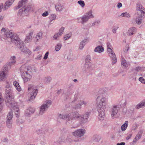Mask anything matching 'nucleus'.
Wrapping results in <instances>:
<instances>
[{
    "mask_svg": "<svg viewBox=\"0 0 145 145\" xmlns=\"http://www.w3.org/2000/svg\"><path fill=\"white\" fill-rule=\"evenodd\" d=\"M5 87L6 104L7 106H12L14 103V100L12 87L11 86V83L7 81Z\"/></svg>",
    "mask_w": 145,
    "mask_h": 145,
    "instance_id": "1",
    "label": "nucleus"
},
{
    "mask_svg": "<svg viewBox=\"0 0 145 145\" xmlns=\"http://www.w3.org/2000/svg\"><path fill=\"white\" fill-rule=\"evenodd\" d=\"M22 76L25 82L29 81L32 77V72L30 67L23 66L20 68Z\"/></svg>",
    "mask_w": 145,
    "mask_h": 145,
    "instance_id": "2",
    "label": "nucleus"
},
{
    "mask_svg": "<svg viewBox=\"0 0 145 145\" xmlns=\"http://www.w3.org/2000/svg\"><path fill=\"white\" fill-rule=\"evenodd\" d=\"M35 7L31 3H29L26 5L25 7L22 8L19 10L18 15L22 16L28 12L29 11H33Z\"/></svg>",
    "mask_w": 145,
    "mask_h": 145,
    "instance_id": "3",
    "label": "nucleus"
},
{
    "mask_svg": "<svg viewBox=\"0 0 145 145\" xmlns=\"http://www.w3.org/2000/svg\"><path fill=\"white\" fill-rule=\"evenodd\" d=\"M94 17L92 14L91 10H90L84 15L82 17L78 18L77 20L78 22L81 23L82 24H84L90 18H93Z\"/></svg>",
    "mask_w": 145,
    "mask_h": 145,
    "instance_id": "4",
    "label": "nucleus"
},
{
    "mask_svg": "<svg viewBox=\"0 0 145 145\" xmlns=\"http://www.w3.org/2000/svg\"><path fill=\"white\" fill-rule=\"evenodd\" d=\"M28 89L29 90L32 91L31 93V96L29 99V101H31L35 98L38 92V90L33 85H29Z\"/></svg>",
    "mask_w": 145,
    "mask_h": 145,
    "instance_id": "5",
    "label": "nucleus"
},
{
    "mask_svg": "<svg viewBox=\"0 0 145 145\" xmlns=\"http://www.w3.org/2000/svg\"><path fill=\"white\" fill-rule=\"evenodd\" d=\"M68 120H80V115L77 112H73L68 114Z\"/></svg>",
    "mask_w": 145,
    "mask_h": 145,
    "instance_id": "6",
    "label": "nucleus"
},
{
    "mask_svg": "<svg viewBox=\"0 0 145 145\" xmlns=\"http://www.w3.org/2000/svg\"><path fill=\"white\" fill-rule=\"evenodd\" d=\"M107 51L108 55L112 59V63L115 64L117 62V59L116 55L111 48H107Z\"/></svg>",
    "mask_w": 145,
    "mask_h": 145,
    "instance_id": "7",
    "label": "nucleus"
},
{
    "mask_svg": "<svg viewBox=\"0 0 145 145\" xmlns=\"http://www.w3.org/2000/svg\"><path fill=\"white\" fill-rule=\"evenodd\" d=\"M12 112V111L9 112L7 115V120L6 122L7 126L9 128L11 127V124L12 123V119L13 117Z\"/></svg>",
    "mask_w": 145,
    "mask_h": 145,
    "instance_id": "8",
    "label": "nucleus"
},
{
    "mask_svg": "<svg viewBox=\"0 0 145 145\" xmlns=\"http://www.w3.org/2000/svg\"><path fill=\"white\" fill-rule=\"evenodd\" d=\"M107 99L103 97L100 99V101L98 105L97 108L105 109Z\"/></svg>",
    "mask_w": 145,
    "mask_h": 145,
    "instance_id": "9",
    "label": "nucleus"
},
{
    "mask_svg": "<svg viewBox=\"0 0 145 145\" xmlns=\"http://www.w3.org/2000/svg\"><path fill=\"white\" fill-rule=\"evenodd\" d=\"M85 132L86 130L85 129H80L73 132L72 134L77 137H81L84 135Z\"/></svg>",
    "mask_w": 145,
    "mask_h": 145,
    "instance_id": "10",
    "label": "nucleus"
},
{
    "mask_svg": "<svg viewBox=\"0 0 145 145\" xmlns=\"http://www.w3.org/2000/svg\"><path fill=\"white\" fill-rule=\"evenodd\" d=\"M24 43L23 42L22 44H20L18 46V47L20 48V49L21 52H22L26 54L30 55L31 54V52L29 49H28L24 45Z\"/></svg>",
    "mask_w": 145,
    "mask_h": 145,
    "instance_id": "11",
    "label": "nucleus"
},
{
    "mask_svg": "<svg viewBox=\"0 0 145 145\" xmlns=\"http://www.w3.org/2000/svg\"><path fill=\"white\" fill-rule=\"evenodd\" d=\"M11 40L12 42L14 43L16 45L18 46L21 44H22L23 42L18 37L17 35H15L14 34L12 37L11 39Z\"/></svg>",
    "mask_w": 145,
    "mask_h": 145,
    "instance_id": "12",
    "label": "nucleus"
},
{
    "mask_svg": "<svg viewBox=\"0 0 145 145\" xmlns=\"http://www.w3.org/2000/svg\"><path fill=\"white\" fill-rule=\"evenodd\" d=\"M0 73V80H2L6 78L7 75L8 68L7 66H5L4 69Z\"/></svg>",
    "mask_w": 145,
    "mask_h": 145,
    "instance_id": "13",
    "label": "nucleus"
},
{
    "mask_svg": "<svg viewBox=\"0 0 145 145\" xmlns=\"http://www.w3.org/2000/svg\"><path fill=\"white\" fill-rule=\"evenodd\" d=\"M136 9L138 11L137 12L138 14H141L142 15L145 16V9L140 4L138 3L137 4Z\"/></svg>",
    "mask_w": 145,
    "mask_h": 145,
    "instance_id": "14",
    "label": "nucleus"
},
{
    "mask_svg": "<svg viewBox=\"0 0 145 145\" xmlns=\"http://www.w3.org/2000/svg\"><path fill=\"white\" fill-rule=\"evenodd\" d=\"M90 112H86L84 114L81 115L80 120L82 123H85L88 121V119L90 115Z\"/></svg>",
    "mask_w": 145,
    "mask_h": 145,
    "instance_id": "15",
    "label": "nucleus"
},
{
    "mask_svg": "<svg viewBox=\"0 0 145 145\" xmlns=\"http://www.w3.org/2000/svg\"><path fill=\"white\" fill-rule=\"evenodd\" d=\"M105 109L97 108V111L99 113L98 118L99 120L103 121L105 117Z\"/></svg>",
    "mask_w": 145,
    "mask_h": 145,
    "instance_id": "16",
    "label": "nucleus"
},
{
    "mask_svg": "<svg viewBox=\"0 0 145 145\" xmlns=\"http://www.w3.org/2000/svg\"><path fill=\"white\" fill-rule=\"evenodd\" d=\"M14 33L11 31H8L7 32H4V35H3L2 38L4 39H6L7 38L11 39L13 35H14ZM1 40H3L1 39Z\"/></svg>",
    "mask_w": 145,
    "mask_h": 145,
    "instance_id": "17",
    "label": "nucleus"
},
{
    "mask_svg": "<svg viewBox=\"0 0 145 145\" xmlns=\"http://www.w3.org/2000/svg\"><path fill=\"white\" fill-rule=\"evenodd\" d=\"M119 110V107L118 105H113L112 108L110 109V111L111 112V116L112 117H113L116 116L118 112V110Z\"/></svg>",
    "mask_w": 145,
    "mask_h": 145,
    "instance_id": "18",
    "label": "nucleus"
},
{
    "mask_svg": "<svg viewBox=\"0 0 145 145\" xmlns=\"http://www.w3.org/2000/svg\"><path fill=\"white\" fill-rule=\"evenodd\" d=\"M27 0H21L18 2V6L15 7L14 8L17 10L21 7H25L27 5Z\"/></svg>",
    "mask_w": 145,
    "mask_h": 145,
    "instance_id": "19",
    "label": "nucleus"
},
{
    "mask_svg": "<svg viewBox=\"0 0 145 145\" xmlns=\"http://www.w3.org/2000/svg\"><path fill=\"white\" fill-rule=\"evenodd\" d=\"M14 1V0H8L5 4L3 10L5 11L8 9V8L12 5Z\"/></svg>",
    "mask_w": 145,
    "mask_h": 145,
    "instance_id": "20",
    "label": "nucleus"
},
{
    "mask_svg": "<svg viewBox=\"0 0 145 145\" xmlns=\"http://www.w3.org/2000/svg\"><path fill=\"white\" fill-rule=\"evenodd\" d=\"M48 108L47 105L43 104L40 107L39 114L42 115Z\"/></svg>",
    "mask_w": 145,
    "mask_h": 145,
    "instance_id": "21",
    "label": "nucleus"
},
{
    "mask_svg": "<svg viewBox=\"0 0 145 145\" xmlns=\"http://www.w3.org/2000/svg\"><path fill=\"white\" fill-rule=\"evenodd\" d=\"M35 109L31 107H29L25 111V114L26 116H29L30 115L33 113L35 112Z\"/></svg>",
    "mask_w": 145,
    "mask_h": 145,
    "instance_id": "22",
    "label": "nucleus"
},
{
    "mask_svg": "<svg viewBox=\"0 0 145 145\" xmlns=\"http://www.w3.org/2000/svg\"><path fill=\"white\" fill-rule=\"evenodd\" d=\"M145 16L141 15V14H138V16L136 18L135 20V22L138 25L140 24L142 21V17L144 16Z\"/></svg>",
    "mask_w": 145,
    "mask_h": 145,
    "instance_id": "23",
    "label": "nucleus"
},
{
    "mask_svg": "<svg viewBox=\"0 0 145 145\" xmlns=\"http://www.w3.org/2000/svg\"><path fill=\"white\" fill-rule=\"evenodd\" d=\"M8 106L10 108H12V109L15 110L16 112L15 114L16 116L17 117H18L19 116V115L18 112V111H19V109L18 107L16 106V104L14 103V104L12 105V106Z\"/></svg>",
    "mask_w": 145,
    "mask_h": 145,
    "instance_id": "24",
    "label": "nucleus"
},
{
    "mask_svg": "<svg viewBox=\"0 0 145 145\" xmlns=\"http://www.w3.org/2000/svg\"><path fill=\"white\" fill-rule=\"evenodd\" d=\"M136 29L134 27H132L130 28L127 32V35L130 36L133 35L136 32Z\"/></svg>",
    "mask_w": 145,
    "mask_h": 145,
    "instance_id": "25",
    "label": "nucleus"
},
{
    "mask_svg": "<svg viewBox=\"0 0 145 145\" xmlns=\"http://www.w3.org/2000/svg\"><path fill=\"white\" fill-rule=\"evenodd\" d=\"M94 51L95 52L100 53L104 51V48L101 46H98L95 48Z\"/></svg>",
    "mask_w": 145,
    "mask_h": 145,
    "instance_id": "26",
    "label": "nucleus"
},
{
    "mask_svg": "<svg viewBox=\"0 0 145 145\" xmlns=\"http://www.w3.org/2000/svg\"><path fill=\"white\" fill-rule=\"evenodd\" d=\"M33 34V32H31L27 35L25 40L26 43L28 42L31 41L32 35Z\"/></svg>",
    "mask_w": 145,
    "mask_h": 145,
    "instance_id": "27",
    "label": "nucleus"
},
{
    "mask_svg": "<svg viewBox=\"0 0 145 145\" xmlns=\"http://www.w3.org/2000/svg\"><path fill=\"white\" fill-rule=\"evenodd\" d=\"M55 8L57 11H61L63 8V7L60 3H58L55 5Z\"/></svg>",
    "mask_w": 145,
    "mask_h": 145,
    "instance_id": "28",
    "label": "nucleus"
},
{
    "mask_svg": "<svg viewBox=\"0 0 145 145\" xmlns=\"http://www.w3.org/2000/svg\"><path fill=\"white\" fill-rule=\"evenodd\" d=\"M57 116L59 119L65 120L67 121L68 120V114L67 115H62L61 114H59Z\"/></svg>",
    "mask_w": 145,
    "mask_h": 145,
    "instance_id": "29",
    "label": "nucleus"
},
{
    "mask_svg": "<svg viewBox=\"0 0 145 145\" xmlns=\"http://www.w3.org/2000/svg\"><path fill=\"white\" fill-rule=\"evenodd\" d=\"M100 139V137L97 135H94L92 138V141L94 142H98Z\"/></svg>",
    "mask_w": 145,
    "mask_h": 145,
    "instance_id": "30",
    "label": "nucleus"
},
{
    "mask_svg": "<svg viewBox=\"0 0 145 145\" xmlns=\"http://www.w3.org/2000/svg\"><path fill=\"white\" fill-rule=\"evenodd\" d=\"M13 84L18 91H20L21 90V88L18 82L14 81L13 82Z\"/></svg>",
    "mask_w": 145,
    "mask_h": 145,
    "instance_id": "31",
    "label": "nucleus"
},
{
    "mask_svg": "<svg viewBox=\"0 0 145 145\" xmlns=\"http://www.w3.org/2000/svg\"><path fill=\"white\" fill-rule=\"evenodd\" d=\"M128 122L127 121H126L122 125L121 127V129L122 131H124L126 130L128 125Z\"/></svg>",
    "mask_w": 145,
    "mask_h": 145,
    "instance_id": "32",
    "label": "nucleus"
},
{
    "mask_svg": "<svg viewBox=\"0 0 145 145\" xmlns=\"http://www.w3.org/2000/svg\"><path fill=\"white\" fill-rule=\"evenodd\" d=\"M91 63L85 62V63L84 65V68L85 70H88L91 67Z\"/></svg>",
    "mask_w": 145,
    "mask_h": 145,
    "instance_id": "33",
    "label": "nucleus"
},
{
    "mask_svg": "<svg viewBox=\"0 0 145 145\" xmlns=\"http://www.w3.org/2000/svg\"><path fill=\"white\" fill-rule=\"evenodd\" d=\"M56 16L55 14H51V17L50 18V20L49 22L51 24H52L54 22H52L53 20H54L56 18Z\"/></svg>",
    "mask_w": 145,
    "mask_h": 145,
    "instance_id": "34",
    "label": "nucleus"
},
{
    "mask_svg": "<svg viewBox=\"0 0 145 145\" xmlns=\"http://www.w3.org/2000/svg\"><path fill=\"white\" fill-rule=\"evenodd\" d=\"M86 41V39H84L82 41L80 44L79 48L80 49H82L85 45V42Z\"/></svg>",
    "mask_w": 145,
    "mask_h": 145,
    "instance_id": "35",
    "label": "nucleus"
},
{
    "mask_svg": "<svg viewBox=\"0 0 145 145\" xmlns=\"http://www.w3.org/2000/svg\"><path fill=\"white\" fill-rule=\"evenodd\" d=\"M145 105V103L142 102L138 104L136 106V108L138 109L140 108H142Z\"/></svg>",
    "mask_w": 145,
    "mask_h": 145,
    "instance_id": "36",
    "label": "nucleus"
},
{
    "mask_svg": "<svg viewBox=\"0 0 145 145\" xmlns=\"http://www.w3.org/2000/svg\"><path fill=\"white\" fill-rule=\"evenodd\" d=\"M62 46V44L60 43H57L55 46V49L56 51H58L59 50Z\"/></svg>",
    "mask_w": 145,
    "mask_h": 145,
    "instance_id": "37",
    "label": "nucleus"
},
{
    "mask_svg": "<svg viewBox=\"0 0 145 145\" xmlns=\"http://www.w3.org/2000/svg\"><path fill=\"white\" fill-rule=\"evenodd\" d=\"M121 63L122 65L125 67H126L128 66L126 62V61L124 59L122 58V59L121 60Z\"/></svg>",
    "mask_w": 145,
    "mask_h": 145,
    "instance_id": "38",
    "label": "nucleus"
},
{
    "mask_svg": "<svg viewBox=\"0 0 145 145\" xmlns=\"http://www.w3.org/2000/svg\"><path fill=\"white\" fill-rule=\"evenodd\" d=\"M72 36V34L71 33H69L68 34L65 35L64 38L65 40H67L69 39Z\"/></svg>",
    "mask_w": 145,
    "mask_h": 145,
    "instance_id": "39",
    "label": "nucleus"
},
{
    "mask_svg": "<svg viewBox=\"0 0 145 145\" xmlns=\"http://www.w3.org/2000/svg\"><path fill=\"white\" fill-rule=\"evenodd\" d=\"M78 3L80 5L82 8L85 6V3L84 1L82 0H80L78 1Z\"/></svg>",
    "mask_w": 145,
    "mask_h": 145,
    "instance_id": "40",
    "label": "nucleus"
},
{
    "mask_svg": "<svg viewBox=\"0 0 145 145\" xmlns=\"http://www.w3.org/2000/svg\"><path fill=\"white\" fill-rule=\"evenodd\" d=\"M42 36V33L41 32H39L38 33L36 37V38L37 39V41L40 39L41 38Z\"/></svg>",
    "mask_w": 145,
    "mask_h": 145,
    "instance_id": "41",
    "label": "nucleus"
},
{
    "mask_svg": "<svg viewBox=\"0 0 145 145\" xmlns=\"http://www.w3.org/2000/svg\"><path fill=\"white\" fill-rule=\"evenodd\" d=\"M121 16L122 17H126L127 18L130 17V14L127 12L123 13L121 14Z\"/></svg>",
    "mask_w": 145,
    "mask_h": 145,
    "instance_id": "42",
    "label": "nucleus"
},
{
    "mask_svg": "<svg viewBox=\"0 0 145 145\" xmlns=\"http://www.w3.org/2000/svg\"><path fill=\"white\" fill-rule=\"evenodd\" d=\"M88 102L85 101H80L79 104L81 106L82 105H84L86 106H88Z\"/></svg>",
    "mask_w": 145,
    "mask_h": 145,
    "instance_id": "43",
    "label": "nucleus"
},
{
    "mask_svg": "<svg viewBox=\"0 0 145 145\" xmlns=\"http://www.w3.org/2000/svg\"><path fill=\"white\" fill-rule=\"evenodd\" d=\"M43 104L45 105H47L48 106V108L52 104V101L51 100H47L45 102V103Z\"/></svg>",
    "mask_w": 145,
    "mask_h": 145,
    "instance_id": "44",
    "label": "nucleus"
},
{
    "mask_svg": "<svg viewBox=\"0 0 145 145\" xmlns=\"http://www.w3.org/2000/svg\"><path fill=\"white\" fill-rule=\"evenodd\" d=\"M91 57L89 55H88L86 56L85 62L90 63Z\"/></svg>",
    "mask_w": 145,
    "mask_h": 145,
    "instance_id": "45",
    "label": "nucleus"
},
{
    "mask_svg": "<svg viewBox=\"0 0 145 145\" xmlns=\"http://www.w3.org/2000/svg\"><path fill=\"white\" fill-rule=\"evenodd\" d=\"M60 34L58 33H57L55 34L53 38V40H55L56 39H57V38H58L61 35Z\"/></svg>",
    "mask_w": 145,
    "mask_h": 145,
    "instance_id": "46",
    "label": "nucleus"
},
{
    "mask_svg": "<svg viewBox=\"0 0 145 145\" xmlns=\"http://www.w3.org/2000/svg\"><path fill=\"white\" fill-rule=\"evenodd\" d=\"M134 69L137 72L141 71L143 69L142 67H137L135 68Z\"/></svg>",
    "mask_w": 145,
    "mask_h": 145,
    "instance_id": "47",
    "label": "nucleus"
},
{
    "mask_svg": "<svg viewBox=\"0 0 145 145\" xmlns=\"http://www.w3.org/2000/svg\"><path fill=\"white\" fill-rule=\"evenodd\" d=\"M15 58L16 57L15 56H13L11 57V59L12 60H14V61L11 62V63H10V64L12 65L15 63L16 61H14V60L15 59Z\"/></svg>",
    "mask_w": 145,
    "mask_h": 145,
    "instance_id": "48",
    "label": "nucleus"
},
{
    "mask_svg": "<svg viewBox=\"0 0 145 145\" xmlns=\"http://www.w3.org/2000/svg\"><path fill=\"white\" fill-rule=\"evenodd\" d=\"M138 125L137 124H135L133 125L132 129L133 130H135L137 129V127H138Z\"/></svg>",
    "mask_w": 145,
    "mask_h": 145,
    "instance_id": "49",
    "label": "nucleus"
},
{
    "mask_svg": "<svg viewBox=\"0 0 145 145\" xmlns=\"http://www.w3.org/2000/svg\"><path fill=\"white\" fill-rule=\"evenodd\" d=\"M141 135L139 134V135H138L137 134L136 135L134 139H135L136 140H138L141 137Z\"/></svg>",
    "mask_w": 145,
    "mask_h": 145,
    "instance_id": "50",
    "label": "nucleus"
},
{
    "mask_svg": "<svg viewBox=\"0 0 145 145\" xmlns=\"http://www.w3.org/2000/svg\"><path fill=\"white\" fill-rule=\"evenodd\" d=\"M64 27H61V29H59V32H58L61 35H62L63 32V31L64 30Z\"/></svg>",
    "mask_w": 145,
    "mask_h": 145,
    "instance_id": "51",
    "label": "nucleus"
},
{
    "mask_svg": "<svg viewBox=\"0 0 145 145\" xmlns=\"http://www.w3.org/2000/svg\"><path fill=\"white\" fill-rule=\"evenodd\" d=\"M74 108L75 109H80L81 108V106L79 104H78L75 106Z\"/></svg>",
    "mask_w": 145,
    "mask_h": 145,
    "instance_id": "52",
    "label": "nucleus"
},
{
    "mask_svg": "<svg viewBox=\"0 0 145 145\" xmlns=\"http://www.w3.org/2000/svg\"><path fill=\"white\" fill-rule=\"evenodd\" d=\"M3 101V99L1 96V94L0 93V105H2V103Z\"/></svg>",
    "mask_w": 145,
    "mask_h": 145,
    "instance_id": "53",
    "label": "nucleus"
},
{
    "mask_svg": "<svg viewBox=\"0 0 145 145\" xmlns=\"http://www.w3.org/2000/svg\"><path fill=\"white\" fill-rule=\"evenodd\" d=\"M48 11H46L44 12L42 14V16L43 17H45L48 15Z\"/></svg>",
    "mask_w": 145,
    "mask_h": 145,
    "instance_id": "54",
    "label": "nucleus"
},
{
    "mask_svg": "<svg viewBox=\"0 0 145 145\" xmlns=\"http://www.w3.org/2000/svg\"><path fill=\"white\" fill-rule=\"evenodd\" d=\"M51 78L50 77H48L46 78V82L47 83L49 82L51 80Z\"/></svg>",
    "mask_w": 145,
    "mask_h": 145,
    "instance_id": "55",
    "label": "nucleus"
},
{
    "mask_svg": "<svg viewBox=\"0 0 145 145\" xmlns=\"http://www.w3.org/2000/svg\"><path fill=\"white\" fill-rule=\"evenodd\" d=\"M48 54L49 52H47L46 53L44 57V59H46L47 58Z\"/></svg>",
    "mask_w": 145,
    "mask_h": 145,
    "instance_id": "56",
    "label": "nucleus"
},
{
    "mask_svg": "<svg viewBox=\"0 0 145 145\" xmlns=\"http://www.w3.org/2000/svg\"><path fill=\"white\" fill-rule=\"evenodd\" d=\"M7 31H8L6 30L5 29L4 27H3L1 30V33L3 35H4L5 32H7Z\"/></svg>",
    "mask_w": 145,
    "mask_h": 145,
    "instance_id": "57",
    "label": "nucleus"
},
{
    "mask_svg": "<svg viewBox=\"0 0 145 145\" xmlns=\"http://www.w3.org/2000/svg\"><path fill=\"white\" fill-rule=\"evenodd\" d=\"M139 80L143 83L145 81V80L142 77H140L139 78Z\"/></svg>",
    "mask_w": 145,
    "mask_h": 145,
    "instance_id": "58",
    "label": "nucleus"
},
{
    "mask_svg": "<svg viewBox=\"0 0 145 145\" xmlns=\"http://www.w3.org/2000/svg\"><path fill=\"white\" fill-rule=\"evenodd\" d=\"M17 123H22L24 122V121H22V120H20L19 119H18L17 120Z\"/></svg>",
    "mask_w": 145,
    "mask_h": 145,
    "instance_id": "59",
    "label": "nucleus"
},
{
    "mask_svg": "<svg viewBox=\"0 0 145 145\" xmlns=\"http://www.w3.org/2000/svg\"><path fill=\"white\" fill-rule=\"evenodd\" d=\"M2 141L4 142H8V140L7 138H5L2 140Z\"/></svg>",
    "mask_w": 145,
    "mask_h": 145,
    "instance_id": "60",
    "label": "nucleus"
},
{
    "mask_svg": "<svg viewBox=\"0 0 145 145\" xmlns=\"http://www.w3.org/2000/svg\"><path fill=\"white\" fill-rule=\"evenodd\" d=\"M3 4H0V12L1 11V10H2L4 8L3 7Z\"/></svg>",
    "mask_w": 145,
    "mask_h": 145,
    "instance_id": "61",
    "label": "nucleus"
},
{
    "mask_svg": "<svg viewBox=\"0 0 145 145\" xmlns=\"http://www.w3.org/2000/svg\"><path fill=\"white\" fill-rule=\"evenodd\" d=\"M122 6V4L120 3H118L117 5V7L118 8H120Z\"/></svg>",
    "mask_w": 145,
    "mask_h": 145,
    "instance_id": "62",
    "label": "nucleus"
},
{
    "mask_svg": "<svg viewBox=\"0 0 145 145\" xmlns=\"http://www.w3.org/2000/svg\"><path fill=\"white\" fill-rule=\"evenodd\" d=\"M132 136V135L131 134H129L126 138V139L127 140H129L131 137Z\"/></svg>",
    "mask_w": 145,
    "mask_h": 145,
    "instance_id": "63",
    "label": "nucleus"
},
{
    "mask_svg": "<svg viewBox=\"0 0 145 145\" xmlns=\"http://www.w3.org/2000/svg\"><path fill=\"white\" fill-rule=\"evenodd\" d=\"M125 143L124 142H121L120 143L117 144V145H125Z\"/></svg>",
    "mask_w": 145,
    "mask_h": 145,
    "instance_id": "64",
    "label": "nucleus"
}]
</instances>
